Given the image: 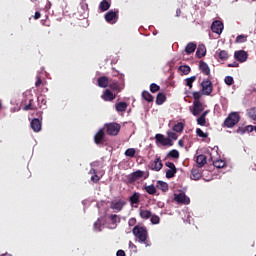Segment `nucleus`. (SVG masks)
<instances>
[{"mask_svg": "<svg viewBox=\"0 0 256 256\" xmlns=\"http://www.w3.org/2000/svg\"><path fill=\"white\" fill-rule=\"evenodd\" d=\"M177 174V169L166 170V179H172Z\"/></svg>", "mask_w": 256, "mask_h": 256, "instance_id": "nucleus-32", "label": "nucleus"}, {"mask_svg": "<svg viewBox=\"0 0 256 256\" xmlns=\"http://www.w3.org/2000/svg\"><path fill=\"white\" fill-rule=\"evenodd\" d=\"M179 15H181V10H180V9H177V10H176V16L179 17Z\"/></svg>", "mask_w": 256, "mask_h": 256, "instance_id": "nucleus-63", "label": "nucleus"}, {"mask_svg": "<svg viewBox=\"0 0 256 256\" xmlns=\"http://www.w3.org/2000/svg\"><path fill=\"white\" fill-rule=\"evenodd\" d=\"M104 136H105L104 130L103 129L98 130V132L96 133V136H94V143H96L97 145L103 144Z\"/></svg>", "mask_w": 256, "mask_h": 256, "instance_id": "nucleus-15", "label": "nucleus"}, {"mask_svg": "<svg viewBox=\"0 0 256 256\" xmlns=\"http://www.w3.org/2000/svg\"><path fill=\"white\" fill-rule=\"evenodd\" d=\"M144 190L146 191V193H148L149 195H155L157 193V188L154 185H148L144 187Z\"/></svg>", "mask_w": 256, "mask_h": 256, "instance_id": "nucleus-27", "label": "nucleus"}, {"mask_svg": "<svg viewBox=\"0 0 256 256\" xmlns=\"http://www.w3.org/2000/svg\"><path fill=\"white\" fill-rule=\"evenodd\" d=\"M199 68L200 71L204 74V75H209L211 73V70L209 69V65H207V63L201 61L199 63Z\"/></svg>", "mask_w": 256, "mask_h": 256, "instance_id": "nucleus-19", "label": "nucleus"}, {"mask_svg": "<svg viewBox=\"0 0 256 256\" xmlns=\"http://www.w3.org/2000/svg\"><path fill=\"white\" fill-rule=\"evenodd\" d=\"M127 107L128 103L125 102H118L117 104H115V110L120 113H124L127 110Z\"/></svg>", "mask_w": 256, "mask_h": 256, "instance_id": "nucleus-21", "label": "nucleus"}, {"mask_svg": "<svg viewBox=\"0 0 256 256\" xmlns=\"http://www.w3.org/2000/svg\"><path fill=\"white\" fill-rule=\"evenodd\" d=\"M142 100H144L145 102H148V103L154 102V98L153 97H144V98H142Z\"/></svg>", "mask_w": 256, "mask_h": 256, "instance_id": "nucleus-54", "label": "nucleus"}, {"mask_svg": "<svg viewBox=\"0 0 256 256\" xmlns=\"http://www.w3.org/2000/svg\"><path fill=\"white\" fill-rule=\"evenodd\" d=\"M109 78L102 76L100 78H98V85L100 87H102L103 89H105V87H107L109 85Z\"/></svg>", "mask_w": 256, "mask_h": 256, "instance_id": "nucleus-24", "label": "nucleus"}, {"mask_svg": "<svg viewBox=\"0 0 256 256\" xmlns=\"http://www.w3.org/2000/svg\"><path fill=\"white\" fill-rule=\"evenodd\" d=\"M240 121L239 112H231L224 120L223 127L234 128Z\"/></svg>", "mask_w": 256, "mask_h": 256, "instance_id": "nucleus-2", "label": "nucleus"}, {"mask_svg": "<svg viewBox=\"0 0 256 256\" xmlns=\"http://www.w3.org/2000/svg\"><path fill=\"white\" fill-rule=\"evenodd\" d=\"M246 132H247V130H246L245 128H243V127H238V130H237V133H238V134L243 135V134H245Z\"/></svg>", "mask_w": 256, "mask_h": 256, "instance_id": "nucleus-53", "label": "nucleus"}, {"mask_svg": "<svg viewBox=\"0 0 256 256\" xmlns=\"http://www.w3.org/2000/svg\"><path fill=\"white\" fill-rule=\"evenodd\" d=\"M197 125L204 127L206 125V118H203V116L197 118Z\"/></svg>", "mask_w": 256, "mask_h": 256, "instance_id": "nucleus-41", "label": "nucleus"}, {"mask_svg": "<svg viewBox=\"0 0 256 256\" xmlns=\"http://www.w3.org/2000/svg\"><path fill=\"white\" fill-rule=\"evenodd\" d=\"M90 174H92V175H96V174H97L96 169H91V170H90Z\"/></svg>", "mask_w": 256, "mask_h": 256, "instance_id": "nucleus-62", "label": "nucleus"}, {"mask_svg": "<svg viewBox=\"0 0 256 256\" xmlns=\"http://www.w3.org/2000/svg\"><path fill=\"white\" fill-rule=\"evenodd\" d=\"M168 138L167 139H170V140H173V141H177L178 140V135L177 133L175 132H168Z\"/></svg>", "mask_w": 256, "mask_h": 256, "instance_id": "nucleus-40", "label": "nucleus"}, {"mask_svg": "<svg viewBox=\"0 0 256 256\" xmlns=\"http://www.w3.org/2000/svg\"><path fill=\"white\" fill-rule=\"evenodd\" d=\"M132 234H134L136 240H138L139 243L146 245L148 247L149 245L147 244L148 240V231L145 226H135L132 229Z\"/></svg>", "mask_w": 256, "mask_h": 256, "instance_id": "nucleus-1", "label": "nucleus"}, {"mask_svg": "<svg viewBox=\"0 0 256 256\" xmlns=\"http://www.w3.org/2000/svg\"><path fill=\"white\" fill-rule=\"evenodd\" d=\"M199 99H201V98L195 97V101H193L192 115L195 117L200 115L204 110L203 104L201 103V100H199Z\"/></svg>", "mask_w": 256, "mask_h": 256, "instance_id": "nucleus-6", "label": "nucleus"}, {"mask_svg": "<svg viewBox=\"0 0 256 256\" xmlns=\"http://www.w3.org/2000/svg\"><path fill=\"white\" fill-rule=\"evenodd\" d=\"M178 145L183 148L184 147V140L180 139Z\"/></svg>", "mask_w": 256, "mask_h": 256, "instance_id": "nucleus-61", "label": "nucleus"}, {"mask_svg": "<svg viewBox=\"0 0 256 256\" xmlns=\"http://www.w3.org/2000/svg\"><path fill=\"white\" fill-rule=\"evenodd\" d=\"M91 181H93L94 183H98L100 181V177L97 174H95L91 176Z\"/></svg>", "mask_w": 256, "mask_h": 256, "instance_id": "nucleus-50", "label": "nucleus"}, {"mask_svg": "<svg viewBox=\"0 0 256 256\" xmlns=\"http://www.w3.org/2000/svg\"><path fill=\"white\" fill-rule=\"evenodd\" d=\"M104 96H105V97H115V95L113 94V92H111L110 90H105Z\"/></svg>", "mask_w": 256, "mask_h": 256, "instance_id": "nucleus-51", "label": "nucleus"}, {"mask_svg": "<svg viewBox=\"0 0 256 256\" xmlns=\"http://www.w3.org/2000/svg\"><path fill=\"white\" fill-rule=\"evenodd\" d=\"M247 41V36L245 35H239L236 38V43H245Z\"/></svg>", "mask_w": 256, "mask_h": 256, "instance_id": "nucleus-42", "label": "nucleus"}, {"mask_svg": "<svg viewBox=\"0 0 256 256\" xmlns=\"http://www.w3.org/2000/svg\"><path fill=\"white\" fill-rule=\"evenodd\" d=\"M162 167L163 165L160 157H156L154 162L151 163V170H154L155 172H159Z\"/></svg>", "mask_w": 256, "mask_h": 256, "instance_id": "nucleus-12", "label": "nucleus"}, {"mask_svg": "<svg viewBox=\"0 0 256 256\" xmlns=\"http://www.w3.org/2000/svg\"><path fill=\"white\" fill-rule=\"evenodd\" d=\"M234 57L237 61H240V63H245V61H247V52L243 50L237 51L234 53Z\"/></svg>", "mask_w": 256, "mask_h": 256, "instance_id": "nucleus-13", "label": "nucleus"}, {"mask_svg": "<svg viewBox=\"0 0 256 256\" xmlns=\"http://www.w3.org/2000/svg\"><path fill=\"white\" fill-rule=\"evenodd\" d=\"M142 97H151V94L148 91H143Z\"/></svg>", "mask_w": 256, "mask_h": 256, "instance_id": "nucleus-55", "label": "nucleus"}, {"mask_svg": "<svg viewBox=\"0 0 256 256\" xmlns=\"http://www.w3.org/2000/svg\"><path fill=\"white\" fill-rule=\"evenodd\" d=\"M41 18V13L36 12L34 15V19H40Z\"/></svg>", "mask_w": 256, "mask_h": 256, "instance_id": "nucleus-60", "label": "nucleus"}, {"mask_svg": "<svg viewBox=\"0 0 256 256\" xmlns=\"http://www.w3.org/2000/svg\"><path fill=\"white\" fill-rule=\"evenodd\" d=\"M126 205L127 202L124 199H118L110 202V209L118 213L123 211V208Z\"/></svg>", "mask_w": 256, "mask_h": 256, "instance_id": "nucleus-4", "label": "nucleus"}, {"mask_svg": "<svg viewBox=\"0 0 256 256\" xmlns=\"http://www.w3.org/2000/svg\"><path fill=\"white\" fill-rule=\"evenodd\" d=\"M224 81H225L226 85H231L233 83V77L226 76Z\"/></svg>", "mask_w": 256, "mask_h": 256, "instance_id": "nucleus-47", "label": "nucleus"}, {"mask_svg": "<svg viewBox=\"0 0 256 256\" xmlns=\"http://www.w3.org/2000/svg\"><path fill=\"white\" fill-rule=\"evenodd\" d=\"M109 87L112 89V91H114V93H119V91L123 89V86L119 85L117 81L110 82Z\"/></svg>", "mask_w": 256, "mask_h": 256, "instance_id": "nucleus-20", "label": "nucleus"}, {"mask_svg": "<svg viewBox=\"0 0 256 256\" xmlns=\"http://www.w3.org/2000/svg\"><path fill=\"white\" fill-rule=\"evenodd\" d=\"M150 218H151V223L153 225H158L159 224L160 219H159V217L157 215H153Z\"/></svg>", "mask_w": 256, "mask_h": 256, "instance_id": "nucleus-45", "label": "nucleus"}, {"mask_svg": "<svg viewBox=\"0 0 256 256\" xmlns=\"http://www.w3.org/2000/svg\"><path fill=\"white\" fill-rule=\"evenodd\" d=\"M218 57L222 61H225V60L229 59V53H227V51H225V50H220L218 53Z\"/></svg>", "mask_w": 256, "mask_h": 256, "instance_id": "nucleus-33", "label": "nucleus"}, {"mask_svg": "<svg viewBox=\"0 0 256 256\" xmlns=\"http://www.w3.org/2000/svg\"><path fill=\"white\" fill-rule=\"evenodd\" d=\"M112 224H117L120 222V218L116 214H111L110 217H108Z\"/></svg>", "mask_w": 256, "mask_h": 256, "instance_id": "nucleus-39", "label": "nucleus"}, {"mask_svg": "<svg viewBox=\"0 0 256 256\" xmlns=\"http://www.w3.org/2000/svg\"><path fill=\"white\" fill-rule=\"evenodd\" d=\"M111 7V0H103L100 5H99V9L102 12L108 11V9Z\"/></svg>", "mask_w": 256, "mask_h": 256, "instance_id": "nucleus-22", "label": "nucleus"}, {"mask_svg": "<svg viewBox=\"0 0 256 256\" xmlns=\"http://www.w3.org/2000/svg\"><path fill=\"white\" fill-rule=\"evenodd\" d=\"M39 85H41V77L37 76L36 87H39Z\"/></svg>", "mask_w": 256, "mask_h": 256, "instance_id": "nucleus-59", "label": "nucleus"}, {"mask_svg": "<svg viewBox=\"0 0 256 256\" xmlns=\"http://www.w3.org/2000/svg\"><path fill=\"white\" fill-rule=\"evenodd\" d=\"M208 163L207 158L205 155L200 154L199 156L196 157V164L197 167L202 168Z\"/></svg>", "mask_w": 256, "mask_h": 256, "instance_id": "nucleus-16", "label": "nucleus"}, {"mask_svg": "<svg viewBox=\"0 0 256 256\" xmlns=\"http://www.w3.org/2000/svg\"><path fill=\"white\" fill-rule=\"evenodd\" d=\"M139 216L144 219V220H148L151 217H153L154 215H152L150 210H140L139 211Z\"/></svg>", "mask_w": 256, "mask_h": 256, "instance_id": "nucleus-23", "label": "nucleus"}, {"mask_svg": "<svg viewBox=\"0 0 256 256\" xmlns=\"http://www.w3.org/2000/svg\"><path fill=\"white\" fill-rule=\"evenodd\" d=\"M23 110L28 111V110H33V104L32 100H29V104L23 107Z\"/></svg>", "mask_w": 256, "mask_h": 256, "instance_id": "nucleus-48", "label": "nucleus"}, {"mask_svg": "<svg viewBox=\"0 0 256 256\" xmlns=\"http://www.w3.org/2000/svg\"><path fill=\"white\" fill-rule=\"evenodd\" d=\"M157 97H165V94H163V93H158V94H157Z\"/></svg>", "mask_w": 256, "mask_h": 256, "instance_id": "nucleus-64", "label": "nucleus"}, {"mask_svg": "<svg viewBox=\"0 0 256 256\" xmlns=\"http://www.w3.org/2000/svg\"><path fill=\"white\" fill-rule=\"evenodd\" d=\"M228 67H239V63L237 62L230 63L228 64Z\"/></svg>", "mask_w": 256, "mask_h": 256, "instance_id": "nucleus-56", "label": "nucleus"}, {"mask_svg": "<svg viewBox=\"0 0 256 256\" xmlns=\"http://www.w3.org/2000/svg\"><path fill=\"white\" fill-rule=\"evenodd\" d=\"M135 148H128L127 150H125L124 155L130 158H134L135 157Z\"/></svg>", "mask_w": 256, "mask_h": 256, "instance_id": "nucleus-35", "label": "nucleus"}, {"mask_svg": "<svg viewBox=\"0 0 256 256\" xmlns=\"http://www.w3.org/2000/svg\"><path fill=\"white\" fill-rule=\"evenodd\" d=\"M165 166L169 168V170H177V167L172 162H166Z\"/></svg>", "mask_w": 256, "mask_h": 256, "instance_id": "nucleus-46", "label": "nucleus"}, {"mask_svg": "<svg viewBox=\"0 0 256 256\" xmlns=\"http://www.w3.org/2000/svg\"><path fill=\"white\" fill-rule=\"evenodd\" d=\"M201 87H202V95H211V93L213 92V85L209 80H204L201 83Z\"/></svg>", "mask_w": 256, "mask_h": 256, "instance_id": "nucleus-8", "label": "nucleus"}, {"mask_svg": "<svg viewBox=\"0 0 256 256\" xmlns=\"http://www.w3.org/2000/svg\"><path fill=\"white\" fill-rule=\"evenodd\" d=\"M136 224H137V219L132 218L128 220V225H130V227H134Z\"/></svg>", "mask_w": 256, "mask_h": 256, "instance_id": "nucleus-49", "label": "nucleus"}, {"mask_svg": "<svg viewBox=\"0 0 256 256\" xmlns=\"http://www.w3.org/2000/svg\"><path fill=\"white\" fill-rule=\"evenodd\" d=\"M196 135H197V137H200V138H203V139L208 138V134H206L205 132H203V131L201 130V128H197V129H196Z\"/></svg>", "mask_w": 256, "mask_h": 256, "instance_id": "nucleus-38", "label": "nucleus"}, {"mask_svg": "<svg viewBox=\"0 0 256 256\" xmlns=\"http://www.w3.org/2000/svg\"><path fill=\"white\" fill-rule=\"evenodd\" d=\"M140 197H141L140 193L134 192V194H132L130 196V204H131V206L139 205L140 204Z\"/></svg>", "mask_w": 256, "mask_h": 256, "instance_id": "nucleus-17", "label": "nucleus"}, {"mask_svg": "<svg viewBox=\"0 0 256 256\" xmlns=\"http://www.w3.org/2000/svg\"><path fill=\"white\" fill-rule=\"evenodd\" d=\"M211 30L213 33H217V35H221L223 33V24L221 21L216 20L212 23Z\"/></svg>", "mask_w": 256, "mask_h": 256, "instance_id": "nucleus-10", "label": "nucleus"}, {"mask_svg": "<svg viewBox=\"0 0 256 256\" xmlns=\"http://www.w3.org/2000/svg\"><path fill=\"white\" fill-rule=\"evenodd\" d=\"M150 91H151V93H157V91H159V85L152 83L150 85Z\"/></svg>", "mask_w": 256, "mask_h": 256, "instance_id": "nucleus-44", "label": "nucleus"}, {"mask_svg": "<svg viewBox=\"0 0 256 256\" xmlns=\"http://www.w3.org/2000/svg\"><path fill=\"white\" fill-rule=\"evenodd\" d=\"M179 72L183 73V75H189L191 73V67L189 66H180Z\"/></svg>", "mask_w": 256, "mask_h": 256, "instance_id": "nucleus-34", "label": "nucleus"}, {"mask_svg": "<svg viewBox=\"0 0 256 256\" xmlns=\"http://www.w3.org/2000/svg\"><path fill=\"white\" fill-rule=\"evenodd\" d=\"M248 117L251 120L256 121V108H252V109L248 110Z\"/></svg>", "mask_w": 256, "mask_h": 256, "instance_id": "nucleus-36", "label": "nucleus"}, {"mask_svg": "<svg viewBox=\"0 0 256 256\" xmlns=\"http://www.w3.org/2000/svg\"><path fill=\"white\" fill-rule=\"evenodd\" d=\"M195 49H197V44H195L193 42H190V43L187 44V46L185 48V51L189 55L191 53H194Z\"/></svg>", "mask_w": 256, "mask_h": 256, "instance_id": "nucleus-26", "label": "nucleus"}, {"mask_svg": "<svg viewBox=\"0 0 256 256\" xmlns=\"http://www.w3.org/2000/svg\"><path fill=\"white\" fill-rule=\"evenodd\" d=\"M144 176V172L142 170H136L135 172H132L130 175L127 176L128 182L133 184L134 182H137L138 179H142Z\"/></svg>", "mask_w": 256, "mask_h": 256, "instance_id": "nucleus-7", "label": "nucleus"}, {"mask_svg": "<svg viewBox=\"0 0 256 256\" xmlns=\"http://www.w3.org/2000/svg\"><path fill=\"white\" fill-rule=\"evenodd\" d=\"M206 53H207V49H205V45L198 46V49L196 51L197 57L201 59V57H205Z\"/></svg>", "mask_w": 256, "mask_h": 256, "instance_id": "nucleus-25", "label": "nucleus"}, {"mask_svg": "<svg viewBox=\"0 0 256 256\" xmlns=\"http://www.w3.org/2000/svg\"><path fill=\"white\" fill-rule=\"evenodd\" d=\"M30 127L32 128L33 131L38 133L42 129V123L39 119L35 118L30 122Z\"/></svg>", "mask_w": 256, "mask_h": 256, "instance_id": "nucleus-14", "label": "nucleus"}, {"mask_svg": "<svg viewBox=\"0 0 256 256\" xmlns=\"http://www.w3.org/2000/svg\"><path fill=\"white\" fill-rule=\"evenodd\" d=\"M167 101L166 97H156V105H162Z\"/></svg>", "mask_w": 256, "mask_h": 256, "instance_id": "nucleus-43", "label": "nucleus"}, {"mask_svg": "<svg viewBox=\"0 0 256 256\" xmlns=\"http://www.w3.org/2000/svg\"><path fill=\"white\" fill-rule=\"evenodd\" d=\"M184 123L182 122H178V124H175L173 126V131L177 132V133H181L182 131H184Z\"/></svg>", "mask_w": 256, "mask_h": 256, "instance_id": "nucleus-30", "label": "nucleus"}, {"mask_svg": "<svg viewBox=\"0 0 256 256\" xmlns=\"http://www.w3.org/2000/svg\"><path fill=\"white\" fill-rule=\"evenodd\" d=\"M103 99H104V101L109 102V101H113L116 98H114V97H104Z\"/></svg>", "mask_w": 256, "mask_h": 256, "instance_id": "nucleus-58", "label": "nucleus"}, {"mask_svg": "<svg viewBox=\"0 0 256 256\" xmlns=\"http://www.w3.org/2000/svg\"><path fill=\"white\" fill-rule=\"evenodd\" d=\"M156 188H158L159 190H161L163 192H167L168 191V184H167V182L158 181L156 183Z\"/></svg>", "mask_w": 256, "mask_h": 256, "instance_id": "nucleus-28", "label": "nucleus"}, {"mask_svg": "<svg viewBox=\"0 0 256 256\" xmlns=\"http://www.w3.org/2000/svg\"><path fill=\"white\" fill-rule=\"evenodd\" d=\"M156 144H161L162 146H174V142L170 138H165L163 134H156L155 135Z\"/></svg>", "mask_w": 256, "mask_h": 256, "instance_id": "nucleus-5", "label": "nucleus"}, {"mask_svg": "<svg viewBox=\"0 0 256 256\" xmlns=\"http://www.w3.org/2000/svg\"><path fill=\"white\" fill-rule=\"evenodd\" d=\"M202 178V172L198 168H193L190 174V179L192 180H199Z\"/></svg>", "mask_w": 256, "mask_h": 256, "instance_id": "nucleus-18", "label": "nucleus"}, {"mask_svg": "<svg viewBox=\"0 0 256 256\" xmlns=\"http://www.w3.org/2000/svg\"><path fill=\"white\" fill-rule=\"evenodd\" d=\"M175 201L178 204L188 205L191 203V199L184 193L175 194Z\"/></svg>", "mask_w": 256, "mask_h": 256, "instance_id": "nucleus-9", "label": "nucleus"}, {"mask_svg": "<svg viewBox=\"0 0 256 256\" xmlns=\"http://www.w3.org/2000/svg\"><path fill=\"white\" fill-rule=\"evenodd\" d=\"M195 81H197V76H192L185 80V85L187 87H189V89H191L193 87V83H195Z\"/></svg>", "mask_w": 256, "mask_h": 256, "instance_id": "nucleus-29", "label": "nucleus"}, {"mask_svg": "<svg viewBox=\"0 0 256 256\" xmlns=\"http://www.w3.org/2000/svg\"><path fill=\"white\" fill-rule=\"evenodd\" d=\"M168 158L178 159L179 158V152L175 149L169 151Z\"/></svg>", "mask_w": 256, "mask_h": 256, "instance_id": "nucleus-37", "label": "nucleus"}, {"mask_svg": "<svg viewBox=\"0 0 256 256\" xmlns=\"http://www.w3.org/2000/svg\"><path fill=\"white\" fill-rule=\"evenodd\" d=\"M117 13H119L118 11H113L110 10L106 15H105V19L107 21V23H117Z\"/></svg>", "mask_w": 256, "mask_h": 256, "instance_id": "nucleus-11", "label": "nucleus"}, {"mask_svg": "<svg viewBox=\"0 0 256 256\" xmlns=\"http://www.w3.org/2000/svg\"><path fill=\"white\" fill-rule=\"evenodd\" d=\"M117 256H125L124 250H118L117 251Z\"/></svg>", "mask_w": 256, "mask_h": 256, "instance_id": "nucleus-57", "label": "nucleus"}, {"mask_svg": "<svg viewBox=\"0 0 256 256\" xmlns=\"http://www.w3.org/2000/svg\"><path fill=\"white\" fill-rule=\"evenodd\" d=\"M244 129L248 132L251 133L254 131V126L253 125H248L247 127H244Z\"/></svg>", "mask_w": 256, "mask_h": 256, "instance_id": "nucleus-52", "label": "nucleus"}, {"mask_svg": "<svg viewBox=\"0 0 256 256\" xmlns=\"http://www.w3.org/2000/svg\"><path fill=\"white\" fill-rule=\"evenodd\" d=\"M105 133L109 136L116 137L120 133L121 125L117 122H111L104 125Z\"/></svg>", "mask_w": 256, "mask_h": 256, "instance_id": "nucleus-3", "label": "nucleus"}, {"mask_svg": "<svg viewBox=\"0 0 256 256\" xmlns=\"http://www.w3.org/2000/svg\"><path fill=\"white\" fill-rule=\"evenodd\" d=\"M225 165V160H216L213 162V166L216 167L217 169H222L223 167H225Z\"/></svg>", "mask_w": 256, "mask_h": 256, "instance_id": "nucleus-31", "label": "nucleus"}]
</instances>
